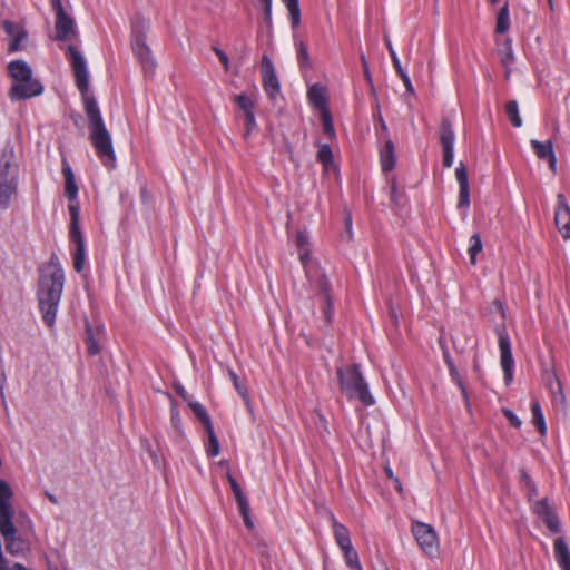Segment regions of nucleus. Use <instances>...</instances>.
Segmentation results:
<instances>
[{"label":"nucleus","instance_id":"f257e3e1","mask_svg":"<svg viewBox=\"0 0 570 570\" xmlns=\"http://www.w3.org/2000/svg\"><path fill=\"white\" fill-rule=\"evenodd\" d=\"M67 55L71 62L76 86L82 96L85 112L88 118L89 139L104 166L112 169L116 166V154L98 104L95 97L89 94V73L86 60L72 45L68 46Z\"/></svg>","mask_w":570,"mask_h":570},{"label":"nucleus","instance_id":"f03ea898","mask_svg":"<svg viewBox=\"0 0 570 570\" xmlns=\"http://www.w3.org/2000/svg\"><path fill=\"white\" fill-rule=\"evenodd\" d=\"M65 285V272L59 257L52 253L46 269H40L38 302L43 322L52 327Z\"/></svg>","mask_w":570,"mask_h":570},{"label":"nucleus","instance_id":"7ed1b4c3","mask_svg":"<svg viewBox=\"0 0 570 570\" xmlns=\"http://www.w3.org/2000/svg\"><path fill=\"white\" fill-rule=\"evenodd\" d=\"M8 73L13 79L9 90L12 101L26 100L42 94L43 86L32 78L31 67L23 60L17 59L8 63Z\"/></svg>","mask_w":570,"mask_h":570},{"label":"nucleus","instance_id":"20e7f679","mask_svg":"<svg viewBox=\"0 0 570 570\" xmlns=\"http://www.w3.org/2000/svg\"><path fill=\"white\" fill-rule=\"evenodd\" d=\"M340 391L350 400L357 399L364 406L375 403L368 385L361 373L358 364H352L336 370Z\"/></svg>","mask_w":570,"mask_h":570},{"label":"nucleus","instance_id":"39448f33","mask_svg":"<svg viewBox=\"0 0 570 570\" xmlns=\"http://www.w3.org/2000/svg\"><path fill=\"white\" fill-rule=\"evenodd\" d=\"M149 23L142 17H135L131 22V49L146 75H153L156 69V61L147 45V32Z\"/></svg>","mask_w":570,"mask_h":570},{"label":"nucleus","instance_id":"423d86ee","mask_svg":"<svg viewBox=\"0 0 570 570\" xmlns=\"http://www.w3.org/2000/svg\"><path fill=\"white\" fill-rule=\"evenodd\" d=\"M52 10L56 13V40L66 41L73 38L77 35L76 22L71 16H69L62 6V0H50Z\"/></svg>","mask_w":570,"mask_h":570},{"label":"nucleus","instance_id":"0eeeda50","mask_svg":"<svg viewBox=\"0 0 570 570\" xmlns=\"http://www.w3.org/2000/svg\"><path fill=\"white\" fill-rule=\"evenodd\" d=\"M439 141L442 146L443 157L442 163L443 166L450 168L453 165L454 160V131L452 128V122L449 118L443 117L439 125L438 129Z\"/></svg>","mask_w":570,"mask_h":570},{"label":"nucleus","instance_id":"6e6552de","mask_svg":"<svg viewBox=\"0 0 570 570\" xmlns=\"http://www.w3.org/2000/svg\"><path fill=\"white\" fill-rule=\"evenodd\" d=\"M412 532L417 544L426 554L434 556L438 552V535L430 524L415 522L412 525Z\"/></svg>","mask_w":570,"mask_h":570},{"label":"nucleus","instance_id":"1a4fd4ad","mask_svg":"<svg viewBox=\"0 0 570 570\" xmlns=\"http://www.w3.org/2000/svg\"><path fill=\"white\" fill-rule=\"evenodd\" d=\"M499 336L500 363L503 371L504 383L509 385L513 380L514 360L512 356L510 337L505 330H497Z\"/></svg>","mask_w":570,"mask_h":570},{"label":"nucleus","instance_id":"9d476101","mask_svg":"<svg viewBox=\"0 0 570 570\" xmlns=\"http://www.w3.org/2000/svg\"><path fill=\"white\" fill-rule=\"evenodd\" d=\"M19 166L12 146H6L0 154V183H18Z\"/></svg>","mask_w":570,"mask_h":570},{"label":"nucleus","instance_id":"9b49d317","mask_svg":"<svg viewBox=\"0 0 570 570\" xmlns=\"http://www.w3.org/2000/svg\"><path fill=\"white\" fill-rule=\"evenodd\" d=\"M261 71H262L263 88H264L267 97L269 99H275V97L281 91V85H279L273 61L271 60V58L267 55H264L262 57Z\"/></svg>","mask_w":570,"mask_h":570},{"label":"nucleus","instance_id":"f8f14e48","mask_svg":"<svg viewBox=\"0 0 570 570\" xmlns=\"http://www.w3.org/2000/svg\"><path fill=\"white\" fill-rule=\"evenodd\" d=\"M533 513H535L547 525L552 533L561 532V522L552 507L549 504L547 498L537 500L532 505Z\"/></svg>","mask_w":570,"mask_h":570},{"label":"nucleus","instance_id":"ddd939ff","mask_svg":"<svg viewBox=\"0 0 570 570\" xmlns=\"http://www.w3.org/2000/svg\"><path fill=\"white\" fill-rule=\"evenodd\" d=\"M0 532L4 539L6 551L11 556H19L24 550V542L17 535L13 519L0 522Z\"/></svg>","mask_w":570,"mask_h":570},{"label":"nucleus","instance_id":"4468645a","mask_svg":"<svg viewBox=\"0 0 570 570\" xmlns=\"http://www.w3.org/2000/svg\"><path fill=\"white\" fill-rule=\"evenodd\" d=\"M226 478H227L230 489L234 493V497H235V500H236V503L238 507V511H239L240 515L243 517L245 525L248 529H253L254 522L250 518V507H249L247 497L244 494L237 480L229 472H227Z\"/></svg>","mask_w":570,"mask_h":570},{"label":"nucleus","instance_id":"2eb2a0df","mask_svg":"<svg viewBox=\"0 0 570 570\" xmlns=\"http://www.w3.org/2000/svg\"><path fill=\"white\" fill-rule=\"evenodd\" d=\"M554 222L561 235L564 238H570V206L563 194L557 196Z\"/></svg>","mask_w":570,"mask_h":570},{"label":"nucleus","instance_id":"dca6fc26","mask_svg":"<svg viewBox=\"0 0 570 570\" xmlns=\"http://www.w3.org/2000/svg\"><path fill=\"white\" fill-rule=\"evenodd\" d=\"M530 145L533 149V153L538 158L547 160L549 163V167L553 173L557 171V157L553 150V145L551 140L539 141L537 139H531Z\"/></svg>","mask_w":570,"mask_h":570},{"label":"nucleus","instance_id":"f3484780","mask_svg":"<svg viewBox=\"0 0 570 570\" xmlns=\"http://www.w3.org/2000/svg\"><path fill=\"white\" fill-rule=\"evenodd\" d=\"M70 214L69 238L75 245L85 244V237L80 229V206L79 203L69 204Z\"/></svg>","mask_w":570,"mask_h":570},{"label":"nucleus","instance_id":"a211bd4d","mask_svg":"<svg viewBox=\"0 0 570 570\" xmlns=\"http://www.w3.org/2000/svg\"><path fill=\"white\" fill-rule=\"evenodd\" d=\"M439 344H440V347L442 350V353H443V360L448 366V370H449V373L452 377L453 381H455L461 390V393H462V396L464 397L465 402L468 403L469 402V396H468V392H466V389H465V385L463 383V381L461 380L460 377V374L456 370V366L450 355V352L446 347V345L444 344V341L442 337L439 338Z\"/></svg>","mask_w":570,"mask_h":570},{"label":"nucleus","instance_id":"6ab92c4d","mask_svg":"<svg viewBox=\"0 0 570 570\" xmlns=\"http://www.w3.org/2000/svg\"><path fill=\"white\" fill-rule=\"evenodd\" d=\"M309 104L321 112L328 111V100L325 88L320 83L312 85L307 90Z\"/></svg>","mask_w":570,"mask_h":570},{"label":"nucleus","instance_id":"aec40b11","mask_svg":"<svg viewBox=\"0 0 570 570\" xmlns=\"http://www.w3.org/2000/svg\"><path fill=\"white\" fill-rule=\"evenodd\" d=\"M380 163L383 173H389L395 167V145L390 137H386L384 140V146L380 150Z\"/></svg>","mask_w":570,"mask_h":570},{"label":"nucleus","instance_id":"412c9836","mask_svg":"<svg viewBox=\"0 0 570 570\" xmlns=\"http://www.w3.org/2000/svg\"><path fill=\"white\" fill-rule=\"evenodd\" d=\"M554 558L562 570H570V550L563 537H559L553 542Z\"/></svg>","mask_w":570,"mask_h":570},{"label":"nucleus","instance_id":"4be33fe9","mask_svg":"<svg viewBox=\"0 0 570 570\" xmlns=\"http://www.w3.org/2000/svg\"><path fill=\"white\" fill-rule=\"evenodd\" d=\"M62 175L65 178V195L70 200V204L78 203V186L76 184L72 168L68 163H63Z\"/></svg>","mask_w":570,"mask_h":570},{"label":"nucleus","instance_id":"5701e85b","mask_svg":"<svg viewBox=\"0 0 570 570\" xmlns=\"http://www.w3.org/2000/svg\"><path fill=\"white\" fill-rule=\"evenodd\" d=\"M385 42H386V47L389 49V53L391 56V59H392V62H393V66L396 70V73L400 76V78L402 79L405 88H406V91L409 94H413L414 92V89H413V86H412V82H411V79L409 77V75L403 70L402 66H401V62H400V59L395 52V50L393 49L392 45H391V41L389 39H385Z\"/></svg>","mask_w":570,"mask_h":570},{"label":"nucleus","instance_id":"b1692460","mask_svg":"<svg viewBox=\"0 0 570 570\" xmlns=\"http://www.w3.org/2000/svg\"><path fill=\"white\" fill-rule=\"evenodd\" d=\"M18 183H0V208L7 209L17 195Z\"/></svg>","mask_w":570,"mask_h":570},{"label":"nucleus","instance_id":"393cba45","mask_svg":"<svg viewBox=\"0 0 570 570\" xmlns=\"http://www.w3.org/2000/svg\"><path fill=\"white\" fill-rule=\"evenodd\" d=\"M86 331H85V343L87 345V352L89 355L94 356L100 353V345L96 337L95 330L92 328L90 322L86 318L85 321Z\"/></svg>","mask_w":570,"mask_h":570},{"label":"nucleus","instance_id":"a878e982","mask_svg":"<svg viewBox=\"0 0 570 570\" xmlns=\"http://www.w3.org/2000/svg\"><path fill=\"white\" fill-rule=\"evenodd\" d=\"M295 48L297 55V63L301 70L312 69V62L308 55L307 45L303 40L295 38Z\"/></svg>","mask_w":570,"mask_h":570},{"label":"nucleus","instance_id":"bb28decb","mask_svg":"<svg viewBox=\"0 0 570 570\" xmlns=\"http://www.w3.org/2000/svg\"><path fill=\"white\" fill-rule=\"evenodd\" d=\"M333 531L336 543L341 549L352 546L348 529L335 519L333 520Z\"/></svg>","mask_w":570,"mask_h":570},{"label":"nucleus","instance_id":"cd10ccee","mask_svg":"<svg viewBox=\"0 0 570 570\" xmlns=\"http://www.w3.org/2000/svg\"><path fill=\"white\" fill-rule=\"evenodd\" d=\"M509 28H510L509 2H508V0H505V2L500 8V10L497 14L495 32L503 35L509 30Z\"/></svg>","mask_w":570,"mask_h":570},{"label":"nucleus","instance_id":"c85d7f7f","mask_svg":"<svg viewBox=\"0 0 570 570\" xmlns=\"http://www.w3.org/2000/svg\"><path fill=\"white\" fill-rule=\"evenodd\" d=\"M532 422L541 435L547 433V425L542 413L541 405L538 401L531 403Z\"/></svg>","mask_w":570,"mask_h":570},{"label":"nucleus","instance_id":"c756f323","mask_svg":"<svg viewBox=\"0 0 570 570\" xmlns=\"http://www.w3.org/2000/svg\"><path fill=\"white\" fill-rule=\"evenodd\" d=\"M501 55V63L505 69L504 77L508 79L510 77V66L514 62V55L512 51L511 40H507L504 43V48L500 51Z\"/></svg>","mask_w":570,"mask_h":570},{"label":"nucleus","instance_id":"7c9ffc66","mask_svg":"<svg viewBox=\"0 0 570 570\" xmlns=\"http://www.w3.org/2000/svg\"><path fill=\"white\" fill-rule=\"evenodd\" d=\"M504 111L513 127L520 128L522 126V118L519 114V105L515 100L508 101L505 104Z\"/></svg>","mask_w":570,"mask_h":570},{"label":"nucleus","instance_id":"2f4dec72","mask_svg":"<svg viewBox=\"0 0 570 570\" xmlns=\"http://www.w3.org/2000/svg\"><path fill=\"white\" fill-rule=\"evenodd\" d=\"M188 405L195 416L202 422L205 430H209V428L213 426V423L207 410L198 402H188Z\"/></svg>","mask_w":570,"mask_h":570},{"label":"nucleus","instance_id":"473e14b6","mask_svg":"<svg viewBox=\"0 0 570 570\" xmlns=\"http://www.w3.org/2000/svg\"><path fill=\"white\" fill-rule=\"evenodd\" d=\"M286 6L291 19V26L296 29L301 24V9L298 0H282Z\"/></svg>","mask_w":570,"mask_h":570},{"label":"nucleus","instance_id":"72a5a7b5","mask_svg":"<svg viewBox=\"0 0 570 570\" xmlns=\"http://www.w3.org/2000/svg\"><path fill=\"white\" fill-rule=\"evenodd\" d=\"M520 473V481L523 484V487L527 489V497L531 501L534 497L538 495V487L535 482L532 480V478L529 475V473L525 471V469L521 468L519 470Z\"/></svg>","mask_w":570,"mask_h":570},{"label":"nucleus","instance_id":"f704fd0d","mask_svg":"<svg viewBox=\"0 0 570 570\" xmlns=\"http://www.w3.org/2000/svg\"><path fill=\"white\" fill-rule=\"evenodd\" d=\"M316 159L323 165L325 169H328L333 164V151L328 144H321L316 154Z\"/></svg>","mask_w":570,"mask_h":570},{"label":"nucleus","instance_id":"c9c22d12","mask_svg":"<svg viewBox=\"0 0 570 570\" xmlns=\"http://www.w3.org/2000/svg\"><path fill=\"white\" fill-rule=\"evenodd\" d=\"M73 268L77 273H81L86 264V245H76V249L72 254Z\"/></svg>","mask_w":570,"mask_h":570},{"label":"nucleus","instance_id":"e433bc0d","mask_svg":"<svg viewBox=\"0 0 570 570\" xmlns=\"http://www.w3.org/2000/svg\"><path fill=\"white\" fill-rule=\"evenodd\" d=\"M205 431L208 435V444L206 448V453L208 456L215 458L219 454L220 446H219L218 439L215 434L214 426H210L209 430H205Z\"/></svg>","mask_w":570,"mask_h":570},{"label":"nucleus","instance_id":"4c0bfd02","mask_svg":"<svg viewBox=\"0 0 570 570\" xmlns=\"http://www.w3.org/2000/svg\"><path fill=\"white\" fill-rule=\"evenodd\" d=\"M234 102L238 106L240 110L244 111V115H247V112L255 111V104L253 99L246 94L235 96Z\"/></svg>","mask_w":570,"mask_h":570},{"label":"nucleus","instance_id":"58836bf2","mask_svg":"<svg viewBox=\"0 0 570 570\" xmlns=\"http://www.w3.org/2000/svg\"><path fill=\"white\" fill-rule=\"evenodd\" d=\"M321 118H322L324 135H326L328 137V139H331V140L335 139L336 134H335V128L333 125V118H332L331 111L328 110V111L321 112Z\"/></svg>","mask_w":570,"mask_h":570},{"label":"nucleus","instance_id":"ea45409f","mask_svg":"<svg viewBox=\"0 0 570 570\" xmlns=\"http://www.w3.org/2000/svg\"><path fill=\"white\" fill-rule=\"evenodd\" d=\"M483 245L479 233H474L470 237L469 255L472 264H475L476 255L482 250Z\"/></svg>","mask_w":570,"mask_h":570},{"label":"nucleus","instance_id":"a19ab883","mask_svg":"<svg viewBox=\"0 0 570 570\" xmlns=\"http://www.w3.org/2000/svg\"><path fill=\"white\" fill-rule=\"evenodd\" d=\"M228 375H229L237 393L242 396V399L246 402V404H249V396H248L246 385L240 382L238 375L233 370H228Z\"/></svg>","mask_w":570,"mask_h":570},{"label":"nucleus","instance_id":"79ce46f5","mask_svg":"<svg viewBox=\"0 0 570 570\" xmlns=\"http://www.w3.org/2000/svg\"><path fill=\"white\" fill-rule=\"evenodd\" d=\"M28 37V33L24 29L19 30L16 36H13L9 41L8 51L17 52L23 49L22 41H24Z\"/></svg>","mask_w":570,"mask_h":570},{"label":"nucleus","instance_id":"37998d69","mask_svg":"<svg viewBox=\"0 0 570 570\" xmlns=\"http://www.w3.org/2000/svg\"><path fill=\"white\" fill-rule=\"evenodd\" d=\"M543 379L552 393L562 391L561 382L554 371H544Z\"/></svg>","mask_w":570,"mask_h":570},{"label":"nucleus","instance_id":"c03bdc74","mask_svg":"<svg viewBox=\"0 0 570 570\" xmlns=\"http://www.w3.org/2000/svg\"><path fill=\"white\" fill-rule=\"evenodd\" d=\"M341 550L344 553V559H345L347 567H350L351 569H354V568L361 566L358 554H357L356 550L353 548V546L343 548Z\"/></svg>","mask_w":570,"mask_h":570},{"label":"nucleus","instance_id":"a18cd8bd","mask_svg":"<svg viewBox=\"0 0 570 570\" xmlns=\"http://www.w3.org/2000/svg\"><path fill=\"white\" fill-rule=\"evenodd\" d=\"M455 178L458 180L459 187L469 186L468 170L462 161H460L459 166L455 168Z\"/></svg>","mask_w":570,"mask_h":570},{"label":"nucleus","instance_id":"49530a36","mask_svg":"<svg viewBox=\"0 0 570 570\" xmlns=\"http://www.w3.org/2000/svg\"><path fill=\"white\" fill-rule=\"evenodd\" d=\"M470 206V186L459 187L458 208H468Z\"/></svg>","mask_w":570,"mask_h":570},{"label":"nucleus","instance_id":"de8ad7c7","mask_svg":"<svg viewBox=\"0 0 570 570\" xmlns=\"http://www.w3.org/2000/svg\"><path fill=\"white\" fill-rule=\"evenodd\" d=\"M317 287L320 292L324 295V298H327V296H331V283L326 275H322L317 279Z\"/></svg>","mask_w":570,"mask_h":570},{"label":"nucleus","instance_id":"09e8293b","mask_svg":"<svg viewBox=\"0 0 570 570\" xmlns=\"http://www.w3.org/2000/svg\"><path fill=\"white\" fill-rule=\"evenodd\" d=\"M2 29L10 39L16 36L19 30H22V28L10 20L2 21Z\"/></svg>","mask_w":570,"mask_h":570},{"label":"nucleus","instance_id":"8fccbe9b","mask_svg":"<svg viewBox=\"0 0 570 570\" xmlns=\"http://www.w3.org/2000/svg\"><path fill=\"white\" fill-rule=\"evenodd\" d=\"M256 126L257 125H256L255 111L247 112V115H245L246 130H245L244 136L247 137L248 135H250V132L256 128Z\"/></svg>","mask_w":570,"mask_h":570},{"label":"nucleus","instance_id":"3c124183","mask_svg":"<svg viewBox=\"0 0 570 570\" xmlns=\"http://www.w3.org/2000/svg\"><path fill=\"white\" fill-rule=\"evenodd\" d=\"M325 305L323 307L324 320L327 324L332 322L333 318V303L331 296L324 298Z\"/></svg>","mask_w":570,"mask_h":570},{"label":"nucleus","instance_id":"603ef678","mask_svg":"<svg viewBox=\"0 0 570 570\" xmlns=\"http://www.w3.org/2000/svg\"><path fill=\"white\" fill-rule=\"evenodd\" d=\"M503 415L507 417L511 426L515 429L521 426V420L511 410L504 409Z\"/></svg>","mask_w":570,"mask_h":570},{"label":"nucleus","instance_id":"864d4df0","mask_svg":"<svg viewBox=\"0 0 570 570\" xmlns=\"http://www.w3.org/2000/svg\"><path fill=\"white\" fill-rule=\"evenodd\" d=\"M361 61H362V68H363V71H364V77H365L366 81L368 82V85L371 87H373L372 76H371V72H370L368 63H367V60H366L364 55L361 56Z\"/></svg>","mask_w":570,"mask_h":570},{"label":"nucleus","instance_id":"5fc2aeb1","mask_svg":"<svg viewBox=\"0 0 570 570\" xmlns=\"http://www.w3.org/2000/svg\"><path fill=\"white\" fill-rule=\"evenodd\" d=\"M171 425L177 430L180 431L181 429V419L177 410H171L170 415Z\"/></svg>","mask_w":570,"mask_h":570},{"label":"nucleus","instance_id":"6e6d98bb","mask_svg":"<svg viewBox=\"0 0 570 570\" xmlns=\"http://www.w3.org/2000/svg\"><path fill=\"white\" fill-rule=\"evenodd\" d=\"M264 22L266 23L268 31H272V7H264Z\"/></svg>","mask_w":570,"mask_h":570},{"label":"nucleus","instance_id":"4d7b16f0","mask_svg":"<svg viewBox=\"0 0 570 570\" xmlns=\"http://www.w3.org/2000/svg\"><path fill=\"white\" fill-rule=\"evenodd\" d=\"M296 243L298 247L303 249V247L307 244V236L304 233L298 232L296 234Z\"/></svg>","mask_w":570,"mask_h":570},{"label":"nucleus","instance_id":"13d9d810","mask_svg":"<svg viewBox=\"0 0 570 570\" xmlns=\"http://www.w3.org/2000/svg\"><path fill=\"white\" fill-rule=\"evenodd\" d=\"M175 391L176 393L183 399V400H187V392L186 390L184 389L183 385L180 384H177L175 385Z\"/></svg>","mask_w":570,"mask_h":570},{"label":"nucleus","instance_id":"bf43d9fd","mask_svg":"<svg viewBox=\"0 0 570 570\" xmlns=\"http://www.w3.org/2000/svg\"><path fill=\"white\" fill-rule=\"evenodd\" d=\"M218 59L222 62V65L225 67V70H228V67H229L228 56L225 52H223L222 55L219 53Z\"/></svg>","mask_w":570,"mask_h":570},{"label":"nucleus","instance_id":"052dcab7","mask_svg":"<svg viewBox=\"0 0 570 570\" xmlns=\"http://www.w3.org/2000/svg\"><path fill=\"white\" fill-rule=\"evenodd\" d=\"M299 259L305 265L309 259V252L306 249H301Z\"/></svg>","mask_w":570,"mask_h":570},{"label":"nucleus","instance_id":"680f3d73","mask_svg":"<svg viewBox=\"0 0 570 570\" xmlns=\"http://www.w3.org/2000/svg\"><path fill=\"white\" fill-rule=\"evenodd\" d=\"M380 127H381L382 134H384V139H386V137H389V129H387L385 121L383 120V118L381 116H380Z\"/></svg>","mask_w":570,"mask_h":570},{"label":"nucleus","instance_id":"e2e57ef3","mask_svg":"<svg viewBox=\"0 0 570 570\" xmlns=\"http://www.w3.org/2000/svg\"><path fill=\"white\" fill-rule=\"evenodd\" d=\"M393 485L399 493L403 492V487L399 478H393Z\"/></svg>","mask_w":570,"mask_h":570},{"label":"nucleus","instance_id":"0e129e2a","mask_svg":"<svg viewBox=\"0 0 570 570\" xmlns=\"http://www.w3.org/2000/svg\"><path fill=\"white\" fill-rule=\"evenodd\" d=\"M6 382L4 371H0V394L3 396V384Z\"/></svg>","mask_w":570,"mask_h":570},{"label":"nucleus","instance_id":"69168bd1","mask_svg":"<svg viewBox=\"0 0 570 570\" xmlns=\"http://www.w3.org/2000/svg\"><path fill=\"white\" fill-rule=\"evenodd\" d=\"M385 475L393 482V478H396L390 466L384 468Z\"/></svg>","mask_w":570,"mask_h":570},{"label":"nucleus","instance_id":"338daca9","mask_svg":"<svg viewBox=\"0 0 570 570\" xmlns=\"http://www.w3.org/2000/svg\"><path fill=\"white\" fill-rule=\"evenodd\" d=\"M3 570H7L6 564L3 566ZM11 570H28L22 563H14Z\"/></svg>","mask_w":570,"mask_h":570},{"label":"nucleus","instance_id":"774afa93","mask_svg":"<svg viewBox=\"0 0 570 570\" xmlns=\"http://www.w3.org/2000/svg\"><path fill=\"white\" fill-rule=\"evenodd\" d=\"M212 50L216 53L217 57H219V53L222 55L224 52L222 49H219L216 46L212 47Z\"/></svg>","mask_w":570,"mask_h":570}]
</instances>
